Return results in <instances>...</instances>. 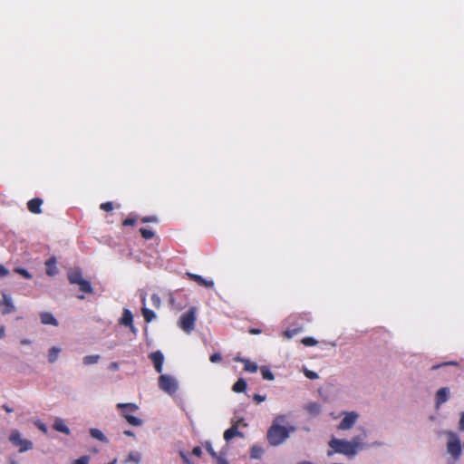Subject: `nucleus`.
<instances>
[{"label": "nucleus", "instance_id": "24", "mask_svg": "<svg viewBox=\"0 0 464 464\" xmlns=\"http://www.w3.org/2000/svg\"><path fill=\"white\" fill-rule=\"evenodd\" d=\"M77 285H79V288L82 292L86 293V294L93 293V289L89 281L82 278Z\"/></svg>", "mask_w": 464, "mask_h": 464}, {"label": "nucleus", "instance_id": "49", "mask_svg": "<svg viewBox=\"0 0 464 464\" xmlns=\"http://www.w3.org/2000/svg\"><path fill=\"white\" fill-rule=\"evenodd\" d=\"M109 368L112 371H117L119 369V363L116 362H111Z\"/></svg>", "mask_w": 464, "mask_h": 464}, {"label": "nucleus", "instance_id": "5", "mask_svg": "<svg viewBox=\"0 0 464 464\" xmlns=\"http://www.w3.org/2000/svg\"><path fill=\"white\" fill-rule=\"evenodd\" d=\"M9 440L14 446L19 448L20 452H24L33 449V442L31 440L23 439L21 437V433L17 430H14L11 432Z\"/></svg>", "mask_w": 464, "mask_h": 464}, {"label": "nucleus", "instance_id": "47", "mask_svg": "<svg viewBox=\"0 0 464 464\" xmlns=\"http://www.w3.org/2000/svg\"><path fill=\"white\" fill-rule=\"evenodd\" d=\"M248 333H249L250 334H261V333H262V331H261V329H258V328H250V329L248 330Z\"/></svg>", "mask_w": 464, "mask_h": 464}, {"label": "nucleus", "instance_id": "50", "mask_svg": "<svg viewBox=\"0 0 464 464\" xmlns=\"http://www.w3.org/2000/svg\"><path fill=\"white\" fill-rule=\"evenodd\" d=\"M295 331H290V330H287L284 333V334L287 337V338H292L295 334Z\"/></svg>", "mask_w": 464, "mask_h": 464}, {"label": "nucleus", "instance_id": "35", "mask_svg": "<svg viewBox=\"0 0 464 464\" xmlns=\"http://www.w3.org/2000/svg\"><path fill=\"white\" fill-rule=\"evenodd\" d=\"M142 223H157L158 218L156 216H146L140 218Z\"/></svg>", "mask_w": 464, "mask_h": 464}, {"label": "nucleus", "instance_id": "26", "mask_svg": "<svg viewBox=\"0 0 464 464\" xmlns=\"http://www.w3.org/2000/svg\"><path fill=\"white\" fill-rule=\"evenodd\" d=\"M99 360H100V355H98V354L87 355L83 358V363L85 365L95 364L99 362Z\"/></svg>", "mask_w": 464, "mask_h": 464}, {"label": "nucleus", "instance_id": "58", "mask_svg": "<svg viewBox=\"0 0 464 464\" xmlns=\"http://www.w3.org/2000/svg\"><path fill=\"white\" fill-rule=\"evenodd\" d=\"M109 464H115V460H113L112 462H110Z\"/></svg>", "mask_w": 464, "mask_h": 464}, {"label": "nucleus", "instance_id": "27", "mask_svg": "<svg viewBox=\"0 0 464 464\" xmlns=\"http://www.w3.org/2000/svg\"><path fill=\"white\" fill-rule=\"evenodd\" d=\"M140 233L141 237L146 240H150V239L153 238L155 236L154 231L145 228V227L140 228Z\"/></svg>", "mask_w": 464, "mask_h": 464}, {"label": "nucleus", "instance_id": "11", "mask_svg": "<svg viewBox=\"0 0 464 464\" xmlns=\"http://www.w3.org/2000/svg\"><path fill=\"white\" fill-rule=\"evenodd\" d=\"M44 201L40 198H34L30 199L27 202V208L33 214H41L42 213V205Z\"/></svg>", "mask_w": 464, "mask_h": 464}, {"label": "nucleus", "instance_id": "19", "mask_svg": "<svg viewBox=\"0 0 464 464\" xmlns=\"http://www.w3.org/2000/svg\"><path fill=\"white\" fill-rule=\"evenodd\" d=\"M145 302H146V299H145V297H143L142 298L143 307L141 308V313H142L145 322L150 323L156 317V314L152 310H150L145 306Z\"/></svg>", "mask_w": 464, "mask_h": 464}, {"label": "nucleus", "instance_id": "31", "mask_svg": "<svg viewBox=\"0 0 464 464\" xmlns=\"http://www.w3.org/2000/svg\"><path fill=\"white\" fill-rule=\"evenodd\" d=\"M128 460L133 463H139L140 461V454L139 452H130L128 455Z\"/></svg>", "mask_w": 464, "mask_h": 464}, {"label": "nucleus", "instance_id": "15", "mask_svg": "<svg viewBox=\"0 0 464 464\" xmlns=\"http://www.w3.org/2000/svg\"><path fill=\"white\" fill-rule=\"evenodd\" d=\"M68 281L72 285H77L82 279V273L80 269H71L67 273Z\"/></svg>", "mask_w": 464, "mask_h": 464}, {"label": "nucleus", "instance_id": "21", "mask_svg": "<svg viewBox=\"0 0 464 464\" xmlns=\"http://www.w3.org/2000/svg\"><path fill=\"white\" fill-rule=\"evenodd\" d=\"M237 361L244 362V370L249 372H256L257 371V365L255 362H252L246 359L237 358Z\"/></svg>", "mask_w": 464, "mask_h": 464}, {"label": "nucleus", "instance_id": "14", "mask_svg": "<svg viewBox=\"0 0 464 464\" xmlns=\"http://www.w3.org/2000/svg\"><path fill=\"white\" fill-rule=\"evenodd\" d=\"M1 306L3 314H10L14 310V306L12 303L11 298L5 294H3V301L1 303Z\"/></svg>", "mask_w": 464, "mask_h": 464}, {"label": "nucleus", "instance_id": "1", "mask_svg": "<svg viewBox=\"0 0 464 464\" xmlns=\"http://www.w3.org/2000/svg\"><path fill=\"white\" fill-rule=\"evenodd\" d=\"M328 445L332 449V450H328V456L340 453L347 457H353L357 454L358 450L363 447L362 440L360 437H354L351 441L333 438Z\"/></svg>", "mask_w": 464, "mask_h": 464}, {"label": "nucleus", "instance_id": "44", "mask_svg": "<svg viewBox=\"0 0 464 464\" xmlns=\"http://www.w3.org/2000/svg\"><path fill=\"white\" fill-rule=\"evenodd\" d=\"M217 464H229L228 461L223 456H218L215 459Z\"/></svg>", "mask_w": 464, "mask_h": 464}, {"label": "nucleus", "instance_id": "34", "mask_svg": "<svg viewBox=\"0 0 464 464\" xmlns=\"http://www.w3.org/2000/svg\"><path fill=\"white\" fill-rule=\"evenodd\" d=\"M302 343L305 346H314L317 343V341L313 337H304L302 339Z\"/></svg>", "mask_w": 464, "mask_h": 464}, {"label": "nucleus", "instance_id": "36", "mask_svg": "<svg viewBox=\"0 0 464 464\" xmlns=\"http://www.w3.org/2000/svg\"><path fill=\"white\" fill-rule=\"evenodd\" d=\"M101 209H102V210H104L106 212L111 211L113 209L112 202L107 201V202L102 203L101 204Z\"/></svg>", "mask_w": 464, "mask_h": 464}, {"label": "nucleus", "instance_id": "59", "mask_svg": "<svg viewBox=\"0 0 464 464\" xmlns=\"http://www.w3.org/2000/svg\"><path fill=\"white\" fill-rule=\"evenodd\" d=\"M13 464H14V463H13Z\"/></svg>", "mask_w": 464, "mask_h": 464}, {"label": "nucleus", "instance_id": "18", "mask_svg": "<svg viewBox=\"0 0 464 464\" xmlns=\"http://www.w3.org/2000/svg\"><path fill=\"white\" fill-rule=\"evenodd\" d=\"M53 430L59 431V432H62V433H64L67 435L70 434V429L67 427V425L65 424L63 420H62L61 418L55 419V420L53 424Z\"/></svg>", "mask_w": 464, "mask_h": 464}, {"label": "nucleus", "instance_id": "52", "mask_svg": "<svg viewBox=\"0 0 464 464\" xmlns=\"http://www.w3.org/2000/svg\"><path fill=\"white\" fill-rule=\"evenodd\" d=\"M2 408L7 412V413H11L13 412V409L11 407H9L7 404H4L2 406Z\"/></svg>", "mask_w": 464, "mask_h": 464}, {"label": "nucleus", "instance_id": "16", "mask_svg": "<svg viewBox=\"0 0 464 464\" xmlns=\"http://www.w3.org/2000/svg\"><path fill=\"white\" fill-rule=\"evenodd\" d=\"M41 323L43 324H50L53 326L58 325V321L56 318L49 312H43L40 314Z\"/></svg>", "mask_w": 464, "mask_h": 464}, {"label": "nucleus", "instance_id": "42", "mask_svg": "<svg viewBox=\"0 0 464 464\" xmlns=\"http://www.w3.org/2000/svg\"><path fill=\"white\" fill-rule=\"evenodd\" d=\"M266 396L265 395H260V394H254L253 396V400L258 404V403H261L263 401H266Z\"/></svg>", "mask_w": 464, "mask_h": 464}, {"label": "nucleus", "instance_id": "6", "mask_svg": "<svg viewBox=\"0 0 464 464\" xmlns=\"http://www.w3.org/2000/svg\"><path fill=\"white\" fill-rule=\"evenodd\" d=\"M159 387L169 394H174L178 390V383L172 376L161 374L159 377Z\"/></svg>", "mask_w": 464, "mask_h": 464}, {"label": "nucleus", "instance_id": "57", "mask_svg": "<svg viewBox=\"0 0 464 464\" xmlns=\"http://www.w3.org/2000/svg\"><path fill=\"white\" fill-rule=\"evenodd\" d=\"M78 298H80V299H83V298H84V295H78Z\"/></svg>", "mask_w": 464, "mask_h": 464}, {"label": "nucleus", "instance_id": "13", "mask_svg": "<svg viewBox=\"0 0 464 464\" xmlns=\"http://www.w3.org/2000/svg\"><path fill=\"white\" fill-rule=\"evenodd\" d=\"M450 390L447 387L440 388L436 392V405L439 407L449 399Z\"/></svg>", "mask_w": 464, "mask_h": 464}, {"label": "nucleus", "instance_id": "48", "mask_svg": "<svg viewBox=\"0 0 464 464\" xmlns=\"http://www.w3.org/2000/svg\"><path fill=\"white\" fill-rule=\"evenodd\" d=\"M459 429L460 430H464V412L461 414L459 423Z\"/></svg>", "mask_w": 464, "mask_h": 464}, {"label": "nucleus", "instance_id": "2", "mask_svg": "<svg viewBox=\"0 0 464 464\" xmlns=\"http://www.w3.org/2000/svg\"><path fill=\"white\" fill-rule=\"evenodd\" d=\"M284 420V415L277 416L268 429L266 439L270 445L278 446L282 444L289 437L290 431L294 430V428L289 430L279 424V422H283Z\"/></svg>", "mask_w": 464, "mask_h": 464}, {"label": "nucleus", "instance_id": "7", "mask_svg": "<svg viewBox=\"0 0 464 464\" xmlns=\"http://www.w3.org/2000/svg\"><path fill=\"white\" fill-rule=\"evenodd\" d=\"M448 452L455 459H459L461 454L460 440L455 433H450V440L447 443Z\"/></svg>", "mask_w": 464, "mask_h": 464}, {"label": "nucleus", "instance_id": "4", "mask_svg": "<svg viewBox=\"0 0 464 464\" xmlns=\"http://www.w3.org/2000/svg\"><path fill=\"white\" fill-rule=\"evenodd\" d=\"M196 309L191 307L188 311L181 314L179 320V326L186 333H191L195 328Z\"/></svg>", "mask_w": 464, "mask_h": 464}, {"label": "nucleus", "instance_id": "32", "mask_svg": "<svg viewBox=\"0 0 464 464\" xmlns=\"http://www.w3.org/2000/svg\"><path fill=\"white\" fill-rule=\"evenodd\" d=\"M306 409L309 412L317 414L320 411V405L317 403H310L306 406Z\"/></svg>", "mask_w": 464, "mask_h": 464}, {"label": "nucleus", "instance_id": "30", "mask_svg": "<svg viewBox=\"0 0 464 464\" xmlns=\"http://www.w3.org/2000/svg\"><path fill=\"white\" fill-rule=\"evenodd\" d=\"M14 271L26 279H31L33 277L29 271L25 268L17 267L14 269Z\"/></svg>", "mask_w": 464, "mask_h": 464}, {"label": "nucleus", "instance_id": "33", "mask_svg": "<svg viewBox=\"0 0 464 464\" xmlns=\"http://www.w3.org/2000/svg\"><path fill=\"white\" fill-rule=\"evenodd\" d=\"M137 223V218L131 216H129L127 218H125L122 221V226L128 227V226H135Z\"/></svg>", "mask_w": 464, "mask_h": 464}, {"label": "nucleus", "instance_id": "53", "mask_svg": "<svg viewBox=\"0 0 464 464\" xmlns=\"http://www.w3.org/2000/svg\"><path fill=\"white\" fill-rule=\"evenodd\" d=\"M127 326L130 328V332H131L132 334H136V333H137V329H136V327L133 325V323H131V324H130V325H127Z\"/></svg>", "mask_w": 464, "mask_h": 464}, {"label": "nucleus", "instance_id": "17", "mask_svg": "<svg viewBox=\"0 0 464 464\" xmlns=\"http://www.w3.org/2000/svg\"><path fill=\"white\" fill-rule=\"evenodd\" d=\"M46 266V274L50 276H53L58 273L57 267H56V258L54 256L50 257L45 262Z\"/></svg>", "mask_w": 464, "mask_h": 464}, {"label": "nucleus", "instance_id": "43", "mask_svg": "<svg viewBox=\"0 0 464 464\" xmlns=\"http://www.w3.org/2000/svg\"><path fill=\"white\" fill-rule=\"evenodd\" d=\"M151 301L154 305L159 306L160 304V298L158 295L154 294L151 295Z\"/></svg>", "mask_w": 464, "mask_h": 464}, {"label": "nucleus", "instance_id": "46", "mask_svg": "<svg viewBox=\"0 0 464 464\" xmlns=\"http://www.w3.org/2000/svg\"><path fill=\"white\" fill-rule=\"evenodd\" d=\"M192 454L197 456V457H200L201 454H202V450L199 447H195L193 450H192Z\"/></svg>", "mask_w": 464, "mask_h": 464}, {"label": "nucleus", "instance_id": "10", "mask_svg": "<svg viewBox=\"0 0 464 464\" xmlns=\"http://www.w3.org/2000/svg\"><path fill=\"white\" fill-rule=\"evenodd\" d=\"M188 277L196 282L198 285L204 286L206 288H212L214 286V281L213 280H207L203 276L193 274V273H187Z\"/></svg>", "mask_w": 464, "mask_h": 464}, {"label": "nucleus", "instance_id": "22", "mask_svg": "<svg viewBox=\"0 0 464 464\" xmlns=\"http://www.w3.org/2000/svg\"><path fill=\"white\" fill-rule=\"evenodd\" d=\"M246 382L243 378H239L233 385L232 390L235 392H243L246 389Z\"/></svg>", "mask_w": 464, "mask_h": 464}, {"label": "nucleus", "instance_id": "39", "mask_svg": "<svg viewBox=\"0 0 464 464\" xmlns=\"http://www.w3.org/2000/svg\"><path fill=\"white\" fill-rule=\"evenodd\" d=\"M206 450L211 455L212 458L216 459L218 458L219 455L214 450L213 447L211 446L210 443H207L206 445Z\"/></svg>", "mask_w": 464, "mask_h": 464}, {"label": "nucleus", "instance_id": "20", "mask_svg": "<svg viewBox=\"0 0 464 464\" xmlns=\"http://www.w3.org/2000/svg\"><path fill=\"white\" fill-rule=\"evenodd\" d=\"M133 323V315L129 309H124L119 324L124 326L130 325Z\"/></svg>", "mask_w": 464, "mask_h": 464}, {"label": "nucleus", "instance_id": "9", "mask_svg": "<svg viewBox=\"0 0 464 464\" xmlns=\"http://www.w3.org/2000/svg\"><path fill=\"white\" fill-rule=\"evenodd\" d=\"M152 361L154 368L157 372L160 373L163 370L164 356L160 351H156L149 355Z\"/></svg>", "mask_w": 464, "mask_h": 464}, {"label": "nucleus", "instance_id": "28", "mask_svg": "<svg viewBox=\"0 0 464 464\" xmlns=\"http://www.w3.org/2000/svg\"><path fill=\"white\" fill-rule=\"evenodd\" d=\"M261 374L265 380L273 381L275 379L273 372L267 367L261 368Z\"/></svg>", "mask_w": 464, "mask_h": 464}, {"label": "nucleus", "instance_id": "41", "mask_svg": "<svg viewBox=\"0 0 464 464\" xmlns=\"http://www.w3.org/2000/svg\"><path fill=\"white\" fill-rule=\"evenodd\" d=\"M35 426L44 433H47V427L44 423L40 420L35 421Z\"/></svg>", "mask_w": 464, "mask_h": 464}, {"label": "nucleus", "instance_id": "25", "mask_svg": "<svg viewBox=\"0 0 464 464\" xmlns=\"http://www.w3.org/2000/svg\"><path fill=\"white\" fill-rule=\"evenodd\" d=\"M59 353H60V349L58 347H55V346L52 347L49 350V353H48L49 362L53 363L57 360Z\"/></svg>", "mask_w": 464, "mask_h": 464}, {"label": "nucleus", "instance_id": "8", "mask_svg": "<svg viewBox=\"0 0 464 464\" xmlns=\"http://www.w3.org/2000/svg\"><path fill=\"white\" fill-rule=\"evenodd\" d=\"M358 414L354 411L347 412L338 425V430H346L351 429L356 422Z\"/></svg>", "mask_w": 464, "mask_h": 464}, {"label": "nucleus", "instance_id": "12", "mask_svg": "<svg viewBox=\"0 0 464 464\" xmlns=\"http://www.w3.org/2000/svg\"><path fill=\"white\" fill-rule=\"evenodd\" d=\"M223 437L226 441H229L234 437L242 438V437H244V434H243V432L238 430V424H237V422H236L224 432Z\"/></svg>", "mask_w": 464, "mask_h": 464}, {"label": "nucleus", "instance_id": "38", "mask_svg": "<svg viewBox=\"0 0 464 464\" xmlns=\"http://www.w3.org/2000/svg\"><path fill=\"white\" fill-rule=\"evenodd\" d=\"M209 360L213 363L219 362L222 360V356L219 353H215L212 355H210Z\"/></svg>", "mask_w": 464, "mask_h": 464}, {"label": "nucleus", "instance_id": "55", "mask_svg": "<svg viewBox=\"0 0 464 464\" xmlns=\"http://www.w3.org/2000/svg\"><path fill=\"white\" fill-rule=\"evenodd\" d=\"M4 336H5V327L1 326L0 327V339L3 338Z\"/></svg>", "mask_w": 464, "mask_h": 464}, {"label": "nucleus", "instance_id": "40", "mask_svg": "<svg viewBox=\"0 0 464 464\" xmlns=\"http://www.w3.org/2000/svg\"><path fill=\"white\" fill-rule=\"evenodd\" d=\"M304 375L307 378H309L310 380H314V379L318 378V374L316 372L309 371V370L304 371Z\"/></svg>", "mask_w": 464, "mask_h": 464}, {"label": "nucleus", "instance_id": "23", "mask_svg": "<svg viewBox=\"0 0 464 464\" xmlns=\"http://www.w3.org/2000/svg\"><path fill=\"white\" fill-rule=\"evenodd\" d=\"M90 434L93 439H96L102 442H108V439L99 429L92 428L90 430Z\"/></svg>", "mask_w": 464, "mask_h": 464}, {"label": "nucleus", "instance_id": "29", "mask_svg": "<svg viewBox=\"0 0 464 464\" xmlns=\"http://www.w3.org/2000/svg\"><path fill=\"white\" fill-rule=\"evenodd\" d=\"M262 454H263L262 448H260L258 446H253L252 447L251 452H250L251 458H253V459H259V458H261Z\"/></svg>", "mask_w": 464, "mask_h": 464}, {"label": "nucleus", "instance_id": "54", "mask_svg": "<svg viewBox=\"0 0 464 464\" xmlns=\"http://www.w3.org/2000/svg\"><path fill=\"white\" fill-rule=\"evenodd\" d=\"M124 434L126 436H129V437H133L134 436V433L131 430H125Z\"/></svg>", "mask_w": 464, "mask_h": 464}, {"label": "nucleus", "instance_id": "3", "mask_svg": "<svg viewBox=\"0 0 464 464\" xmlns=\"http://www.w3.org/2000/svg\"><path fill=\"white\" fill-rule=\"evenodd\" d=\"M116 408L120 411V414L122 418H124L127 422L135 427L141 426L143 421L141 419L135 417L132 415L133 412H136L139 409L138 405L135 403H118Z\"/></svg>", "mask_w": 464, "mask_h": 464}, {"label": "nucleus", "instance_id": "51", "mask_svg": "<svg viewBox=\"0 0 464 464\" xmlns=\"http://www.w3.org/2000/svg\"><path fill=\"white\" fill-rule=\"evenodd\" d=\"M20 343H21V344H22V345H29V344H31V343H32V341H31V340H29V339H25V338H24V339H22V340L20 341Z\"/></svg>", "mask_w": 464, "mask_h": 464}, {"label": "nucleus", "instance_id": "56", "mask_svg": "<svg viewBox=\"0 0 464 464\" xmlns=\"http://www.w3.org/2000/svg\"><path fill=\"white\" fill-rule=\"evenodd\" d=\"M458 363L456 362H445L444 365H457Z\"/></svg>", "mask_w": 464, "mask_h": 464}, {"label": "nucleus", "instance_id": "45", "mask_svg": "<svg viewBox=\"0 0 464 464\" xmlns=\"http://www.w3.org/2000/svg\"><path fill=\"white\" fill-rule=\"evenodd\" d=\"M9 274V271L2 265H0V277L5 276Z\"/></svg>", "mask_w": 464, "mask_h": 464}, {"label": "nucleus", "instance_id": "37", "mask_svg": "<svg viewBox=\"0 0 464 464\" xmlns=\"http://www.w3.org/2000/svg\"><path fill=\"white\" fill-rule=\"evenodd\" d=\"M90 457L89 456H82L79 459H75L72 464H89Z\"/></svg>", "mask_w": 464, "mask_h": 464}]
</instances>
